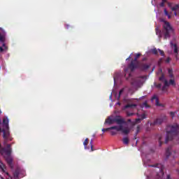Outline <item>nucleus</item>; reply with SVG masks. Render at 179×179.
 I'll list each match as a JSON object with an SVG mask.
<instances>
[{
    "label": "nucleus",
    "instance_id": "obj_50",
    "mask_svg": "<svg viewBox=\"0 0 179 179\" xmlns=\"http://www.w3.org/2000/svg\"><path fill=\"white\" fill-rule=\"evenodd\" d=\"M117 105H118V106H121V103L117 102Z\"/></svg>",
    "mask_w": 179,
    "mask_h": 179
},
{
    "label": "nucleus",
    "instance_id": "obj_26",
    "mask_svg": "<svg viewBox=\"0 0 179 179\" xmlns=\"http://www.w3.org/2000/svg\"><path fill=\"white\" fill-rule=\"evenodd\" d=\"M178 8H179L178 4H176V5H175V6L171 8V10L176 11V10H177V9H178Z\"/></svg>",
    "mask_w": 179,
    "mask_h": 179
},
{
    "label": "nucleus",
    "instance_id": "obj_30",
    "mask_svg": "<svg viewBox=\"0 0 179 179\" xmlns=\"http://www.w3.org/2000/svg\"><path fill=\"white\" fill-rule=\"evenodd\" d=\"M139 131H141V126H137L136 127V135H138V134H139Z\"/></svg>",
    "mask_w": 179,
    "mask_h": 179
},
{
    "label": "nucleus",
    "instance_id": "obj_6",
    "mask_svg": "<svg viewBox=\"0 0 179 179\" xmlns=\"http://www.w3.org/2000/svg\"><path fill=\"white\" fill-rule=\"evenodd\" d=\"M113 122H116L117 125H122V124H125V120L121 118V116L117 115L113 119L108 117L105 121V124H109V125H111Z\"/></svg>",
    "mask_w": 179,
    "mask_h": 179
},
{
    "label": "nucleus",
    "instance_id": "obj_31",
    "mask_svg": "<svg viewBox=\"0 0 179 179\" xmlns=\"http://www.w3.org/2000/svg\"><path fill=\"white\" fill-rule=\"evenodd\" d=\"M158 51H159V54H160V55H162V57H164V51H163L160 49H158Z\"/></svg>",
    "mask_w": 179,
    "mask_h": 179
},
{
    "label": "nucleus",
    "instance_id": "obj_28",
    "mask_svg": "<svg viewBox=\"0 0 179 179\" xmlns=\"http://www.w3.org/2000/svg\"><path fill=\"white\" fill-rule=\"evenodd\" d=\"M143 107H145V108H149V107H150V106L148 105V102H147V101H145V102L143 103Z\"/></svg>",
    "mask_w": 179,
    "mask_h": 179
},
{
    "label": "nucleus",
    "instance_id": "obj_18",
    "mask_svg": "<svg viewBox=\"0 0 179 179\" xmlns=\"http://www.w3.org/2000/svg\"><path fill=\"white\" fill-rule=\"evenodd\" d=\"M157 138L159 146H162V145H163V136L162 135H158Z\"/></svg>",
    "mask_w": 179,
    "mask_h": 179
},
{
    "label": "nucleus",
    "instance_id": "obj_10",
    "mask_svg": "<svg viewBox=\"0 0 179 179\" xmlns=\"http://www.w3.org/2000/svg\"><path fill=\"white\" fill-rule=\"evenodd\" d=\"M160 82H164V86L169 87L170 86V83L164 78V74H162L159 77Z\"/></svg>",
    "mask_w": 179,
    "mask_h": 179
},
{
    "label": "nucleus",
    "instance_id": "obj_7",
    "mask_svg": "<svg viewBox=\"0 0 179 179\" xmlns=\"http://www.w3.org/2000/svg\"><path fill=\"white\" fill-rule=\"evenodd\" d=\"M20 171H21L20 168L19 167L16 168L13 173V177L10 176L9 175V173L6 172V174L8 176V178L7 179H19V174H20Z\"/></svg>",
    "mask_w": 179,
    "mask_h": 179
},
{
    "label": "nucleus",
    "instance_id": "obj_34",
    "mask_svg": "<svg viewBox=\"0 0 179 179\" xmlns=\"http://www.w3.org/2000/svg\"><path fill=\"white\" fill-rule=\"evenodd\" d=\"M132 115H135L134 113H127V117H132Z\"/></svg>",
    "mask_w": 179,
    "mask_h": 179
},
{
    "label": "nucleus",
    "instance_id": "obj_25",
    "mask_svg": "<svg viewBox=\"0 0 179 179\" xmlns=\"http://www.w3.org/2000/svg\"><path fill=\"white\" fill-rule=\"evenodd\" d=\"M90 147H91V152H94V149L93 148V140L90 141Z\"/></svg>",
    "mask_w": 179,
    "mask_h": 179
},
{
    "label": "nucleus",
    "instance_id": "obj_39",
    "mask_svg": "<svg viewBox=\"0 0 179 179\" xmlns=\"http://www.w3.org/2000/svg\"><path fill=\"white\" fill-rule=\"evenodd\" d=\"M170 61H171V59L170 57H168L166 59V62L167 64H169V62H170Z\"/></svg>",
    "mask_w": 179,
    "mask_h": 179
},
{
    "label": "nucleus",
    "instance_id": "obj_48",
    "mask_svg": "<svg viewBox=\"0 0 179 179\" xmlns=\"http://www.w3.org/2000/svg\"><path fill=\"white\" fill-rule=\"evenodd\" d=\"M128 59H131V56H129V57L126 59V61H128Z\"/></svg>",
    "mask_w": 179,
    "mask_h": 179
},
{
    "label": "nucleus",
    "instance_id": "obj_21",
    "mask_svg": "<svg viewBox=\"0 0 179 179\" xmlns=\"http://www.w3.org/2000/svg\"><path fill=\"white\" fill-rule=\"evenodd\" d=\"M134 107H136V104H127L124 108H134Z\"/></svg>",
    "mask_w": 179,
    "mask_h": 179
},
{
    "label": "nucleus",
    "instance_id": "obj_17",
    "mask_svg": "<svg viewBox=\"0 0 179 179\" xmlns=\"http://www.w3.org/2000/svg\"><path fill=\"white\" fill-rule=\"evenodd\" d=\"M168 73H169V78H171V79H174V73H173V69H169Z\"/></svg>",
    "mask_w": 179,
    "mask_h": 179
},
{
    "label": "nucleus",
    "instance_id": "obj_5",
    "mask_svg": "<svg viewBox=\"0 0 179 179\" xmlns=\"http://www.w3.org/2000/svg\"><path fill=\"white\" fill-rule=\"evenodd\" d=\"M141 55H142L141 53H137L134 59H132L131 62L128 64L127 68L124 69V72L127 73L128 69H129L131 72H134L135 69H138V66H139V62L138 61V59Z\"/></svg>",
    "mask_w": 179,
    "mask_h": 179
},
{
    "label": "nucleus",
    "instance_id": "obj_13",
    "mask_svg": "<svg viewBox=\"0 0 179 179\" xmlns=\"http://www.w3.org/2000/svg\"><path fill=\"white\" fill-rule=\"evenodd\" d=\"M171 47H173V52L176 54L175 57L177 59L178 55V48L177 47V44H173V43H171Z\"/></svg>",
    "mask_w": 179,
    "mask_h": 179
},
{
    "label": "nucleus",
    "instance_id": "obj_19",
    "mask_svg": "<svg viewBox=\"0 0 179 179\" xmlns=\"http://www.w3.org/2000/svg\"><path fill=\"white\" fill-rule=\"evenodd\" d=\"M159 49H157V48H153V49H151V52L152 54H154V55H159Z\"/></svg>",
    "mask_w": 179,
    "mask_h": 179
},
{
    "label": "nucleus",
    "instance_id": "obj_53",
    "mask_svg": "<svg viewBox=\"0 0 179 179\" xmlns=\"http://www.w3.org/2000/svg\"><path fill=\"white\" fill-rule=\"evenodd\" d=\"M1 114H2V111H1V110H0V115H1Z\"/></svg>",
    "mask_w": 179,
    "mask_h": 179
},
{
    "label": "nucleus",
    "instance_id": "obj_1",
    "mask_svg": "<svg viewBox=\"0 0 179 179\" xmlns=\"http://www.w3.org/2000/svg\"><path fill=\"white\" fill-rule=\"evenodd\" d=\"M176 141V143H179V125L173 124L166 127V137L165 143H168L169 141Z\"/></svg>",
    "mask_w": 179,
    "mask_h": 179
},
{
    "label": "nucleus",
    "instance_id": "obj_29",
    "mask_svg": "<svg viewBox=\"0 0 179 179\" xmlns=\"http://www.w3.org/2000/svg\"><path fill=\"white\" fill-rule=\"evenodd\" d=\"M155 104H156V106H157L158 107L162 106V104H160V103L159 102V99H157V100L155 101Z\"/></svg>",
    "mask_w": 179,
    "mask_h": 179
},
{
    "label": "nucleus",
    "instance_id": "obj_41",
    "mask_svg": "<svg viewBox=\"0 0 179 179\" xmlns=\"http://www.w3.org/2000/svg\"><path fill=\"white\" fill-rule=\"evenodd\" d=\"M166 87H166V85H164V86L162 87V92L166 91Z\"/></svg>",
    "mask_w": 179,
    "mask_h": 179
},
{
    "label": "nucleus",
    "instance_id": "obj_38",
    "mask_svg": "<svg viewBox=\"0 0 179 179\" xmlns=\"http://www.w3.org/2000/svg\"><path fill=\"white\" fill-rule=\"evenodd\" d=\"M156 87H157V89H162V85L159 83L156 85Z\"/></svg>",
    "mask_w": 179,
    "mask_h": 179
},
{
    "label": "nucleus",
    "instance_id": "obj_46",
    "mask_svg": "<svg viewBox=\"0 0 179 179\" xmlns=\"http://www.w3.org/2000/svg\"><path fill=\"white\" fill-rule=\"evenodd\" d=\"M162 2H163L164 3H166V2H167V0H162Z\"/></svg>",
    "mask_w": 179,
    "mask_h": 179
},
{
    "label": "nucleus",
    "instance_id": "obj_55",
    "mask_svg": "<svg viewBox=\"0 0 179 179\" xmlns=\"http://www.w3.org/2000/svg\"><path fill=\"white\" fill-rule=\"evenodd\" d=\"M134 139H136V137H134Z\"/></svg>",
    "mask_w": 179,
    "mask_h": 179
},
{
    "label": "nucleus",
    "instance_id": "obj_57",
    "mask_svg": "<svg viewBox=\"0 0 179 179\" xmlns=\"http://www.w3.org/2000/svg\"><path fill=\"white\" fill-rule=\"evenodd\" d=\"M1 144H0V148H1Z\"/></svg>",
    "mask_w": 179,
    "mask_h": 179
},
{
    "label": "nucleus",
    "instance_id": "obj_54",
    "mask_svg": "<svg viewBox=\"0 0 179 179\" xmlns=\"http://www.w3.org/2000/svg\"><path fill=\"white\" fill-rule=\"evenodd\" d=\"M3 46L5 47V43H3Z\"/></svg>",
    "mask_w": 179,
    "mask_h": 179
},
{
    "label": "nucleus",
    "instance_id": "obj_9",
    "mask_svg": "<svg viewBox=\"0 0 179 179\" xmlns=\"http://www.w3.org/2000/svg\"><path fill=\"white\" fill-rule=\"evenodd\" d=\"M138 69L140 71H148L149 68H150V64H145V63H138Z\"/></svg>",
    "mask_w": 179,
    "mask_h": 179
},
{
    "label": "nucleus",
    "instance_id": "obj_16",
    "mask_svg": "<svg viewBox=\"0 0 179 179\" xmlns=\"http://www.w3.org/2000/svg\"><path fill=\"white\" fill-rule=\"evenodd\" d=\"M171 155V147H169L166 150V159H169V157H170V155Z\"/></svg>",
    "mask_w": 179,
    "mask_h": 179
},
{
    "label": "nucleus",
    "instance_id": "obj_52",
    "mask_svg": "<svg viewBox=\"0 0 179 179\" xmlns=\"http://www.w3.org/2000/svg\"><path fill=\"white\" fill-rule=\"evenodd\" d=\"M143 61H146V58H143Z\"/></svg>",
    "mask_w": 179,
    "mask_h": 179
},
{
    "label": "nucleus",
    "instance_id": "obj_14",
    "mask_svg": "<svg viewBox=\"0 0 179 179\" xmlns=\"http://www.w3.org/2000/svg\"><path fill=\"white\" fill-rule=\"evenodd\" d=\"M109 129H110V131L113 129H115V131H117V132H120V131L122 129V124H119V126L110 127H109Z\"/></svg>",
    "mask_w": 179,
    "mask_h": 179
},
{
    "label": "nucleus",
    "instance_id": "obj_20",
    "mask_svg": "<svg viewBox=\"0 0 179 179\" xmlns=\"http://www.w3.org/2000/svg\"><path fill=\"white\" fill-rule=\"evenodd\" d=\"M83 145L85 146V149H89V148H87V145H89V138H86L85 140V141L83 142Z\"/></svg>",
    "mask_w": 179,
    "mask_h": 179
},
{
    "label": "nucleus",
    "instance_id": "obj_4",
    "mask_svg": "<svg viewBox=\"0 0 179 179\" xmlns=\"http://www.w3.org/2000/svg\"><path fill=\"white\" fill-rule=\"evenodd\" d=\"M4 143V145H6V147H0V155L3 156V157H6V156H10L12 155V145L15 143H12L10 144H8ZM0 169L3 173H5V165L0 160Z\"/></svg>",
    "mask_w": 179,
    "mask_h": 179
},
{
    "label": "nucleus",
    "instance_id": "obj_44",
    "mask_svg": "<svg viewBox=\"0 0 179 179\" xmlns=\"http://www.w3.org/2000/svg\"><path fill=\"white\" fill-rule=\"evenodd\" d=\"M122 92H124V90H121L120 92H119V96H121V94L122 93Z\"/></svg>",
    "mask_w": 179,
    "mask_h": 179
},
{
    "label": "nucleus",
    "instance_id": "obj_3",
    "mask_svg": "<svg viewBox=\"0 0 179 179\" xmlns=\"http://www.w3.org/2000/svg\"><path fill=\"white\" fill-rule=\"evenodd\" d=\"M2 133L4 143L12 142V141H13V137H12L10 131H9V119H8V117H4L3 119Z\"/></svg>",
    "mask_w": 179,
    "mask_h": 179
},
{
    "label": "nucleus",
    "instance_id": "obj_58",
    "mask_svg": "<svg viewBox=\"0 0 179 179\" xmlns=\"http://www.w3.org/2000/svg\"><path fill=\"white\" fill-rule=\"evenodd\" d=\"M1 35V34H0V36Z\"/></svg>",
    "mask_w": 179,
    "mask_h": 179
},
{
    "label": "nucleus",
    "instance_id": "obj_23",
    "mask_svg": "<svg viewBox=\"0 0 179 179\" xmlns=\"http://www.w3.org/2000/svg\"><path fill=\"white\" fill-rule=\"evenodd\" d=\"M164 13L166 15V16H168L169 19H170V17H171V16L170 15V14H169V12L167 11V9H164Z\"/></svg>",
    "mask_w": 179,
    "mask_h": 179
},
{
    "label": "nucleus",
    "instance_id": "obj_2",
    "mask_svg": "<svg viewBox=\"0 0 179 179\" xmlns=\"http://www.w3.org/2000/svg\"><path fill=\"white\" fill-rule=\"evenodd\" d=\"M163 29L162 31H160L158 28L155 29V32L157 36H159V38L164 36V40H167V38H170L171 37V34H174V29L171 27L170 22L167 21H164V24L162 26Z\"/></svg>",
    "mask_w": 179,
    "mask_h": 179
},
{
    "label": "nucleus",
    "instance_id": "obj_47",
    "mask_svg": "<svg viewBox=\"0 0 179 179\" xmlns=\"http://www.w3.org/2000/svg\"><path fill=\"white\" fill-rule=\"evenodd\" d=\"M132 120H131V119H128L127 120V122H131Z\"/></svg>",
    "mask_w": 179,
    "mask_h": 179
},
{
    "label": "nucleus",
    "instance_id": "obj_45",
    "mask_svg": "<svg viewBox=\"0 0 179 179\" xmlns=\"http://www.w3.org/2000/svg\"><path fill=\"white\" fill-rule=\"evenodd\" d=\"M166 179H171V178L170 175H167V176H166Z\"/></svg>",
    "mask_w": 179,
    "mask_h": 179
},
{
    "label": "nucleus",
    "instance_id": "obj_35",
    "mask_svg": "<svg viewBox=\"0 0 179 179\" xmlns=\"http://www.w3.org/2000/svg\"><path fill=\"white\" fill-rule=\"evenodd\" d=\"M107 131H111V129L109 128H106V129H102V132H106Z\"/></svg>",
    "mask_w": 179,
    "mask_h": 179
},
{
    "label": "nucleus",
    "instance_id": "obj_11",
    "mask_svg": "<svg viewBox=\"0 0 179 179\" xmlns=\"http://www.w3.org/2000/svg\"><path fill=\"white\" fill-rule=\"evenodd\" d=\"M162 123H163V120L157 119L153 122L150 123V127H155V125H162Z\"/></svg>",
    "mask_w": 179,
    "mask_h": 179
},
{
    "label": "nucleus",
    "instance_id": "obj_49",
    "mask_svg": "<svg viewBox=\"0 0 179 179\" xmlns=\"http://www.w3.org/2000/svg\"><path fill=\"white\" fill-rule=\"evenodd\" d=\"M66 27L67 29H69V25L66 24Z\"/></svg>",
    "mask_w": 179,
    "mask_h": 179
},
{
    "label": "nucleus",
    "instance_id": "obj_12",
    "mask_svg": "<svg viewBox=\"0 0 179 179\" xmlns=\"http://www.w3.org/2000/svg\"><path fill=\"white\" fill-rule=\"evenodd\" d=\"M150 167H157L158 169H159V171H161L162 174H164V166L163 165L160 164H157L154 165H150Z\"/></svg>",
    "mask_w": 179,
    "mask_h": 179
},
{
    "label": "nucleus",
    "instance_id": "obj_24",
    "mask_svg": "<svg viewBox=\"0 0 179 179\" xmlns=\"http://www.w3.org/2000/svg\"><path fill=\"white\" fill-rule=\"evenodd\" d=\"M0 41L1 43H5V36L3 35H0Z\"/></svg>",
    "mask_w": 179,
    "mask_h": 179
},
{
    "label": "nucleus",
    "instance_id": "obj_40",
    "mask_svg": "<svg viewBox=\"0 0 179 179\" xmlns=\"http://www.w3.org/2000/svg\"><path fill=\"white\" fill-rule=\"evenodd\" d=\"M157 99H159V98H157V96H156V95H155V96H152V100H157Z\"/></svg>",
    "mask_w": 179,
    "mask_h": 179
},
{
    "label": "nucleus",
    "instance_id": "obj_51",
    "mask_svg": "<svg viewBox=\"0 0 179 179\" xmlns=\"http://www.w3.org/2000/svg\"><path fill=\"white\" fill-rule=\"evenodd\" d=\"M174 15H175V16H177V13L175 12V13H174Z\"/></svg>",
    "mask_w": 179,
    "mask_h": 179
},
{
    "label": "nucleus",
    "instance_id": "obj_22",
    "mask_svg": "<svg viewBox=\"0 0 179 179\" xmlns=\"http://www.w3.org/2000/svg\"><path fill=\"white\" fill-rule=\"evenodd\" d=\"M122 142L124 145H128L129 143V138H128V137H125L123 138Z\"/></svg>",
    "mask_w": 179,
    "mask_h": 179
},
{
    "label": "nucleus",
    "instance_id": "obj_56",
    "mask_svg": "<svg viewBox=\"0 0 179 179\" xmlns=\"http://www.w3.org/2000/svg\"><path fill=\"white\" fill-rule=\"evenodd\" d=\"M1 179H3V178L1 177Z\"/></svg>",
    "mask_w": 179,
    "mask_h": 179
},
{
    "label": "nucleus",
    "instance_id": "obj_43",
    "mask_svg": "<svg viewBox=\"0 0 179 179\" xmlns=\"http://www.w3.org/2000/svg\"><path fill=\"white\" fill-rule=\"evenodd\" d=\"M0 52H3V48L0 47Z\"/></svg>",
    "mask_w": 179,
    "mask_h": 179
},
{
    "label": "nucleus",
    "instance_id": "obj_33",
    "mask_svg": "<svg viewBox=\"0 0 179 179\" xmlns=\"http://www.w3.org/2000/svg\"><path fill=\"white\" fill-rule=\"evenodd\" d=\"M170 115L172 118H174L176 115V112H170Z\"/></svg>",
    "mask_w": 179,
    "mask_h": 179
},
{
    "label": "nucleus",
    "instance_id": "obj_15",
    "mask_svg": "<svg viewBox=\"0 0 179 179\" xmlns=\"http://www.w3.org/2000/svg\"><path fill=\"white\" fill-rule=\"evenodd\" d=\"M120 131H122V133L124 134V135H128L131 130L128 127H124L123 126H122V129Z\"/></svg>",
    "mask_w": 179,
    "mask_h": 179
},
{
    "label": "nucleus",
    "instance_id": "obj_32",
    "mask_svg": "<svg viewBox=\"0 0 179 179\" xmlns=\"http://www.w3.org/2000/svg\"><path fill=\"white\" fill-rule=\"evenodd\" d=\"M141 121H142V119L137 118V119H136L135 124H139V122H141Z\"/></svg>",
    "mask_w": 179,
    "mask_h": 179
},
{
    "label": "nucleus",
    "instance_id": "obj_27",
    "mask_svg": "<svg viewBox=\"0 0 179 179\" xmlns=\"http://www.w3.org/2000/svg\"><path fill=\"white\" fill-rule=\"evenodd\" d=\"M169 85H172V86H174L176 85V81L174 80V79H171L169 80Z\"/></svg>",
    "mask_w": 179,
    "mask_h": 179
},
{
    "label": "nucleus",
    "instance_id": "obj_36",
    "mask_svg": "<svg viewBox=\"0 0 179 179\" xmlns=\"http://www.w3.org/2000/svg\"><path fill=\"white\" fill-rule=\"evenodd\" d=\"M110 135H112L113 136H114V135H117V131H111Z\"/></svg>",
    "mask_w": 179,
    "mask_h": 179
},
{
    "label": "nucleus",
    "instance_id": "obj_37",
    "mask_svg": "<svg viewBox=\"0 0 179 179\" xmlns=\"http://www.w3.org/2000/svg\"><path fill=\"white\" fill-rule=\"evenodd\" d=\"M145 118H146V115L145 114H142L141 120H145Z\"/></svg>",
    "mask_w": 179,
    "mask_h": 179
},
{
    "label": "nucleus",
    "instance_id": "obj_42",
    "mask_svg": "<svg viewBox=\"0 0 179 179\" xmlns=\"http://www.w3.org/2000/svg\"><path fill=\"white\" fill-rule=\"evenodd\" d=\"M159 6L161 8H163L164 6V3H163V1L162 3H159Z\"/></svg>",
    "mask_w": 179,
    "mask_h": 179
},
{
    "label": "nucleus",
    "instance_id": "obj_8",
    "mask_svg": "<svg viewBox=\"0 0 179 179\" xmlns=\"http://www.w3.org/2000/svg\"><path fill=\"white\" fill-rule=\"evenodd\" d=\"M6 161L7 162V164H8L10 169H13V158H12V155H7L4 157Z\"/></svg>",
    "mask_w": 179,
    "mask_h": 179
}]
</instances>
